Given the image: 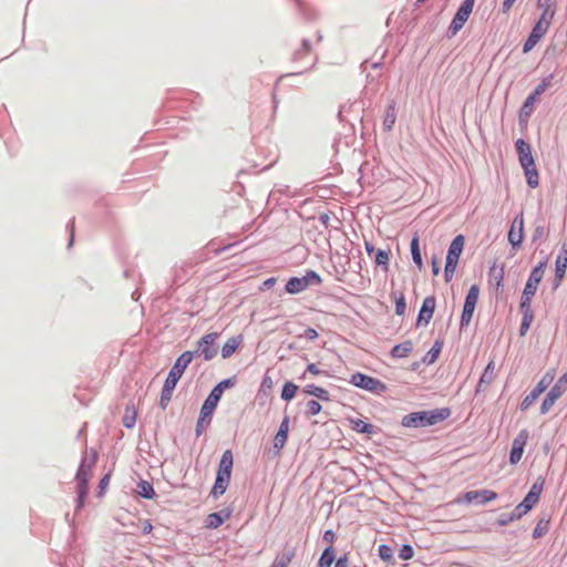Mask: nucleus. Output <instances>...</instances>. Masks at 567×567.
Listing matches in <instances>:
<instances>
[{
	"instance_id": "nucleus-30",
	"label": "nucleus",
	"mask_w": 567,
	"mask_h": 567,
	"mask_svg": "<svg viewBox=\"0 0 567 567\" xmlns=\"http://www.w3.org/2000/svg\"><path fill=\"white\" fill-rule=\"evenodd\" d=\"M444 346V340L437 338L430 350L422 357L421 362L426 365H431L437 361Z\"/></svg>"
},
{
	"instance_id": "nucleus-56",
	"label": "nucleus",
	"mask_w": 567,
	"mask_h": 567,
	"mask_svg": "<svg viewBox=\"0 0 567 567\" xmlns=\"http://www.w3.org/2000/svg\"><path fill=\"white\" fill-rule=\"evenodd\" d=\"M545 235V226L542 223H538V220L535 221L534 230L532 234V243H537Z\"/></svg>"
},
{
	"instance_id": "nucleus-18",
	"label": "nucleus",
	"mask_w": 567,
	"mask_h": 567,
	"mask_svg": "<svg viewBox=\"0 0 567 567\" xmlns=\"http://www.w3.org/2000/svg\"><path fill=\"white\" fill-rule=\"evenodd\" d=\"M436 308V298L434 295L427 296L423 299L421 307L419 309L416 319H415V327H426L435 312Z\"/></svg>"
},
{
	"instance_id": "nucleus-57",
	"label": "nucleus",
	"mask_w": 567,
	"mask_h": 567,
	"mask_svg": "<svg viewBox=\"0 0 567 567\" xmlns=\"http://www.w3.org/2000/svg\"><path fill=\"white\" fill-rule=\"evenodd\" d=\"M457 264H453L450 261H445L444 265V280L445 282H450L453 279L454 272L456 270Z\"/></svg>"
},
{
	"instance_id": "nucleus-32",
	"label": "nucleus",
	"mask_w": 567,
	"mask_h": 567,
	"mask_svg": "<svg viewBox=\"0 0 567 567\" xmlns=\"http://www.w3.org/2000/svg\"><path fill=\"white\" fill-rule=\"evenodd\" d=\"M413 348H414L413 342L411 340H405L401 343L394 344L391 348L389 355L392 359H396V360L404 359L413 351Z\"/></svg>"
},
{
	"instance_id": "nucleus-16",
	"label": "nucleus",
	"mask_w": 567,
	"mask_h": 567,
	"mask_svg": "<svg viewBox=\"0 0 567 567\" xmlns=\"http://www.w3.org/2000/svg\"><path fill=\"white\" fill-rule=\"evenodd\" d=\"M289 424L290 416L285 414L272 440V446L270 452L274 456L280 455L282 449L285 447L288 439H289Z\"/></svg>"
},
{
	"instance_id": "nucleus-6",
	"label": "nucleus",
	"mask_w": 567,
	"mask_h": 567,
	"mask_svg": "<svg viewBox=\"0 0 567 567\" xmlns=\"http://www.w3.org/2000/svg\"><path fill=\"white\" fill-rule=\"evenodd\" d=\"M92 467H87L86 458L83 456L75 473V511H81L89 496V481Z\"/></svg>"
},
{
	"instance_id": "nucleus-51",
	"label": "nucleus",
	"mask_w": 567,
	"mask_h": 567,
	"mask_svg": "<svg viewBox=\"0 0 567 567\" xmlns=\"http://www.w3.org/2000/svg\"><path fill=\"white\" fill-rule=\"evenodd\" d=\"M236 383H237V375H231V377L220 380L219 382H217L215 384V386H217V389L224 393L226 390L234 388L236 385Z\"/></svg>"
},
{
	"instance_id": "nucleus-46",
	"label": "nucleus",
	"mask_w": 567,
	"mask_h": 567,
	"mask_svg": "<svg viewBox=\"0 0 567 567\" xmlns=\"http://www.w3.org/2000/svg\"><path fill=\"white\" fill-rule=\"evenodd\" d=\"M378 556L386 564H394L393 548L388 544H381L378 546Z\"/></svg>"
},
{
	"instance_id": "nucleus-28",
	"label": "nucleus",
	"mask_w": 567,
	"mask_h": 567,
	"mask_svg": "<svg viewBox=\"0 0 567 567\" xmlns=\"http://www.w3.org/2000/svg\"><path fill=\"white\" fill-rule=\"evenodd\" d=\"M494 368V360H491L480 375L478 382L475 386V394L483 393L486 390V386L492 382Z\"/></svg>"
},
{
	"instance_id": "nucleus-27",
	"label": "nucleus",
	"mask_w": 567,
	"mask_h": 567,
	"mask_svg": "<svg viewBox=\"0 0 567 567\" xmlns=\"http://www.w3.org/2000/svg\"><path fill=\"white\" fill-rule=\"evenodd\" d=\"M537 7L543 11L535 22H542L544 28L549 29L556 12L555 3L548 4L543 0H537Z\"/></svg>"
},
{
	"instance_id": "nucleus-20",
	"label": "nucleus",
	"mask_w": 567,
	"mask_h": 567,
	"mask_svg": "<svg viewBox=\"0 0 567 567\" xmlns=\"http://www.w3.org/2000/svg\"><path fill=\"white\" fill-rule=\"evenodd\" d=\"M547 31L548 29L544 28L542 22H534L526 40L523 42L522 52L524 54L530 52L545 37Z\"/></svg>"
},
{
	"instance_id": "nucleus-50",
	"label": "nucleus",
	"mask_w": 567,
	"mask_h": 567,
	"mask_svg": "<svg viewBox=\"0 0 567 567\" xmlns=\"http://www.w3.org/2000/svg\"><path fill=\"white\" fill-rule=\"evenodd\" d=\"M414 548L411 544H402L398 550V557L402 560H410L414 556Z\"/></svg>"
},
{
	"instance_id": "nucleus-54",
	"label": "nucleus",
	"mask_w": 567,
	"mask_h": 567,
	"mask_svg": "<svg viewBox=\"0 0 567 567\" xmlns=\"http://www.w3.org/2000/svg\"><path fill=\"white\" fill-rule=\"evenodd\" d=\"M66 231L69 234L66 248L70 250L73 247L75 240V221L71 218L66 224Z\"/></svg>"
},
{
	"instance_id": "nucleus-24",
	"label": "nucleus",
	"mask_w": 567,
	"mask_h": 567,
	"mask_svg": "<svg viewBox=\"0 0 567 567\" xmlns=\"http://www.w3.org/2000/svg\"><path fill=\"white\" fill-rule=\"evenodd\" d=\"M350 427L352 431L359 433V434H365L369 437L374 435L378 432V427L373 425L372 423L360 419V417H350Z\"/></svg>"
},
{
	"instance_id": "nucleus-33",
	"label": "nucleus",
	"mask_w": 567,
	"mask_h": 567,
	"mask_svg": "<svg viewBox=\"0 0 567 567\" xmlns=\"http://www.w3.org/2000/svg\"><path fill=\"white\" fill-rule=\"evenodd\" d=\"M548 261H549V256L548 255L544 256L532 268L527 279H529V280H532V281H534V282L539 285L542 282L543 278H544V274H545V270L547 268Z\"/></svg>"
},
{
	"instance_id": "nucleus-23",
	"label": "nucleus",
	"mask_w": 567,
	"mask_h": 567,
	"mask_svg": "<svg viewBox=\"0 0 567 567\" xmlns=\"http://www.w3.org/2000/svg\"><path fill=\"white\" fill-rule=\"evenodd\" d=\"M215 411L207 408L200 406L199 414L196 421L195 434L196 437L203 435V433L210 425Z\"/></svg>"
},
{
	"instance_id": "nucleus-52",
	"label": "nucleus",
	"mask_w": 567,
	"mask_h": 567,
	"mask_svg": "<svg viewBox=\"0 0 567 567\" xmlns=\"http://www.w3.org/2000/svg\"><path fill=\"white\" fill-rule=\"evenodd\" d=\"M322 411V405L318 400H309L307 402L306 415L308 417L316 416Z\"/></svg>"
},
{
	"instance_id": "nucleus-26",
	"label": "nucleus",
	"mask_w": 567,
	"mask_h": 567,
	"mask_svg": "<svg viewBox=\"0 0 567 567\" xmlns=\"http://www.w3.org/2000/svg\"><path fill=\"white\" fill-rule=\"evenodd\" d=\"M295 3L297 12L306 22H313L318 19V11L315 7L305 0H291Z\"/></svg>"
},
{
	"instance_id": "nucleus-42",
	"label": "nucleus",
	"mask_w": 567,
	"mask_h": 567,
	"mask_svg": "<svg viewBox=\"0 0 567 567\" xmlns=\"http://www.w3.org/2000/svg\"><path fill=\"white\" fill-rule=\"evenodd\" d=\"M175 389L176 388L174 385H171V383L164 381L158 402V405L163 411L166 410L169 401L172 400V395Z\"/></svg>"
},
{
	"instance_id": "nucleus-58",
	"label": "nucleus",
	"mask_w": 567,
	"mask_h": 567,
	"mask_svg": "<svg viewBox=\"0 0 567 567\" xmlns=\"http://www.w3.org/2000/svg\"><path fill=\"white\" fill-rule=\"evenodd\" d=\"M313 396L317 398L318 401L322 402H330L332 400L329 391L322 386L317 388V391L313 393Z\"/></svg>"
},
{
	"instance_id": "nucleus-53",
	"label": "nucleus",
	"mask_w": 567,
	"mask_h": 567,
	"mask_svg": "<svg viewBox=\"0 0 567 567\" xmlns=\"http://www.w3.org/2000/svg\"><path fill=\"white\" fill-rule=\"evenodd\" d=\"M512 229H517V233H525V223H524V214L523 210H520L518 214L515 215L511 227Z\"/></svg>"
},
{
	"instance_id": "nucleus-47",
	"label": "nucleus",
	"mask_w": 567,
	"mask_h": 567,
	"mask_svg": "<svg viewBox=\"0 0 567 567\" xmlns=\"http://www.w3.org/2000/svg\"><path fill=\"white\" fill-rule=\"evenodd\" d=\"M272 386H274V382H272L271 377L268 373H265V375L261 379L257 396L258 398L268 396V392L272 389Z\"/></svg>"
},
{
	"instance_id": "nucleus-59",
	"label": "nucleus",
	"mask_w": 567,
	"mask_h": 567,
	"mask_svg": "<svg viewBox=\"0 0 567 567\" xmlns=\"http://www.w3.org/2000/svg\"><path fill=\"white\" fill-rule=\"evenodd\" d=\"M431 270L434 277L439 276L441 272V260L435 254L431 257Z\"/></svg>"
},
{
	"instance_id": "nucleus-60",
	"label": "nucleus",
	"mask_w": 567,
	"mask_h": 567,
	"mask_svg": "<svg viewBox=\"0 0 567 567\" xmlns=\"http://www.w3.org/2000/svg\"><path fill=\"white\" fill-rule=\"evenodd\" d=\"M306 372H308V373H310L312 375H321V374L330 375L329 372L319 369L318 365L316 363H313V362H310V363L307 364Z\"/></svg>"
},
{
	"instance_id": "nucleus-25",
	"label": "nucleus",
	"mask_w": 567,
	"mask_h": 567,
	"mask_svg": "<svg viewBox=\"0 0 567 567\" xmlns=\"http://www.w3.org/2000/svg\"><path fill=\"white\" fill-rule=\"evenodd\" d=\"M410 255H411L412 261L416 266L417 270L422 271L424 269V262H423L421 247H420V235L417 231H415L412 235V238L410 240Z\"/></svg>"
},
{
	"instance_id": "nucleus-40",
	"label": "nucleus",
	"mask_w": 567,
	"mask_h": 567,
	"mask_svg": "<svg viewBox=\"0 0 567 567\" xmlns=\"http://www.w3.org/2000/svg\"><path fill=\"white\" fill-rule=\"evenodd\" d=\"M525 515L515 506L511 513L502 514L495 522L498 527L507 526L509 523L515 522L524 517Z\"/></svg>"
},
{
	"instance_id": "nucleus-8",
	"label": "nucleus",
	"mask_w": 567,
	"mask_h": 567,
	"mask_svg": "<svg viewBox=\"0 0 567 567\" xmlns=\"http://www.w3.org/2000/svg\"><path fill=\"white\" fill-rule=\"evenodd\" d=\"M480 298V286L477 284H473L464 298L461 317H460V323H458V330L460 332H463L467 329L470 326L473 315L475 312L477 302Z\"/></svg>"
},
{
	"instance_id": "nucleus-29",
	"label": "nucleus",
	"mask_w": 567,
	"mask_h": 567,
	"mask_svg": "<svg viewBox=\"0 0 567 567\" xmlns=\"http://www.w3.org/2000/svg\"><path fill=\"white\" fill-rule=\"evenodd\" d=\"M243 342V336L237 334L228 338L223 347L220 348V355L223 359H229L233 357L239 349L240 344Z\"/></svg>"
},
{
	"instance_id": "nucleus-45",
	"label": "nucleus",
	"mask_w": 567,
	"mask_h": 567,
	"mask_svg": "<svg viewBox=\"0 0 567 567\" xmlns=\"http://www.w3.org/2000/svg\"><path fill=\"white\" fill-rule=\"evenodd\" d=\"M296 547H289L285 548V550L281 553V555L274 561L277 566L281 567H288V565L291 563V560L296 556Z\"/></svg>"
},
{
	"instance_id": "nucleus-43",
	"label": "nucleus",
	"mask_w": 567,
	"mask_h": 567,
	"mask_svg": "<svg viewBox=\"0 0 567 567\" xmlns=\"http://www.w3.org/2000/svg\"><path fill=\"white\" fill-rule=\"evenodd\" d=\"M136 419H137V412L134 408V404L133 403L127 404L125 406V413L122 419L123 426L126 429H130V430L133 429L136 424Z\"/></svg>"
},
{
	"instance_id": "nucleus-48",
	"label": "nucleus",
	"mask_w": 567,
	"mask_h": 567,
	"mask_svg": "<svg viewBox=\"0 0 567 567\" xmlns=\"http://www.w3.org/2000/svg\"><path fill=\"white\" fill-rule=\"evenodd\" d=\"M534 313H522V320L519 324V336L524 337L534 321Z\"/></svg>"
},
{
	"instance_id": "nucleus-2",
	"label": "nucleus",
	"mask_w": 567,
	"mask_h": 567,
	"mask_svg": "<svg viewBox=\"0 0 567 567\" xmlns=\"http://www.w3.org/2000/svg\"><path fill=\"white\" fill-rule=\"evenodd\" d=\"M514 145L527 186L533 189L538 187L539 172L536 167L530 143L520 137L515 141Z\"/></svg>"
},
{
	"instance_id": "nucleus-21",
	"label": "nucleus",
	"mask_w": 567,
	"mask_h": 567,
	"mask_svg": "<svg viewBox=\"0 0 567 567\" xmlns=\"http://www.w3.org/2000/svg\"><path fill=\"white\" fill-rule=\"evenodd\" d=\"M488 285L497 293L504 292V277H505V265L502 264L499 267L496 266V261L489 267L488 272Z\"/></svg>"
},
{
	"instance_id": "nucleus-61",
	"label": "nucleus",
	"mask_w": 567,
	"mask_h": 567,
	"mask_svg": "<svg viewBox=\"0 0 567 567\" xmlns=\"http://www.w3.org/2000/svg\"><path fill=\"white\" fill-rule=\"evenodd\" d=\"M318 337H319L318 331L315 328H311V327H308L303 331V333H301L299 336V338H305V339L310 340V341H313V340L318 339Z\"/></svg>"
},
{
	"instance_id": "nucleus-38",
	"label": "nucleus",
	"mask_w": 567,
	"mask_h": 567,
	"mask_svg": "<svg viewBox=\"0 0 567 567\" xmlns=\"http://www.w3.org/2000/svg\"><path fill=\"white\" fill-rule=\"evenodd\" d=\"M391 298L394 302V312L396 316H404L406 310L405 295L401 290H392Z\"/></svg>"
},
{
	"instance_id": "nucleus-31",
	"label": "nucleus",
	"mask_w": 567,
	"mask_h": 567,
	"mask_svg": "<svg viewBox=\"0 0 567 567\" xmlns=\"http://www.w3.org/2000/svg\"><path fill=\"white\" fill-rule=\"evenodd\" d=\"M135 492L143 499L153 501L157 497L153 483L143 478L136 483Z\"/></svg>"
},
{
	"instance_id": "nucleus-34",
	"label": "nucleus",
	"mask_w": 567,
	"mask_h": 567,
	"mask_svg": "<svg viewBox=\"0 0 567 567\" xmlns=\"http://www.w3.org/2000/svg\"><path fill=\"white\" fill-rule=\"evenodd\" d=\"M396 120V102L391 100L385 109L382 126L383 130L389 132L393 128Z\"/></svg>"
},
{
	"instance_id": "nucleus-1",
	"label": "nucleus",
	"mask_w": 567,
	"mask_h": 567,
	"mask_svg": "<svg viewBox=\"0 0 567 567\" xmlns=\"http://www.w3.org/2000/svg\"><path fill=\"white\" fill-rule=\"evenodd\" d=\"M451 414L449 406L414 411L402 417L401 425L409 429L429 427L444 422Z\"/></svg>"
},
{
	"instance_id": "nucleus-64",
	"label": "nucleus",
	"mask_w": 567,
	"mask_h": 567,
	"mask_svg": "<svg viewBox=\"0 0 567 567\" xmlns=\"http://www.w3.org/2000/svg\"><path fill=\"white\" fill-rule=\"evenodd\" d=\"M348 555H349L348 553H344V554L340 555L338 558H336L333 567H348L349 566Z\"/></svg>"
},
{
	"instance_id": "nucleus-41",
	"label": "nucleus",
	"mask_w": 567,
	"mask_h": 567,
	"mask_svg": "<svg viewBox=\"0 0 567 567\" xmlns=\"http://www.w3.org/2000/svg\"><path fill=\"white\" fill-rule=\"evenodd\" d=\"M298 390H299V386L293 381L287 380L281 386V392H280L281 400L287 403L292 401L295 399V396L297 395Z\"/></svg>"
},
{
	"instance_id": "nucleus-44",
	"label": "nucleus",
	"mask_w": 567,
	"mask_h": 567,
	"mask_svg": "<svg viewBox=\"0 0 567 567\" xmlns=\"http://www.w3.org/2000/svg\"><path fill=\"white\" fill-rule=\"evenodd\" d=\"M524 238H525V233L522 231V233L515 234V229H512V228L508 229L507 240H508V244L511 245V250L513 252L517 251L522 247Z\"/></svg>"
},
{
	"instance_id": "nucleus-15",
	"label": "nucleus",
	"mask_w": 567,
	"mask_h": 567,
	"mask_svg": "<svg viewBox=\"0 0 567 567\" xmlns=\"http://www.w3.org/2000/svg\"><path fill=\"white\" fill-rule=\"evenodd\" d=\"M189 357L190 354L182 352L174 361L164 381L171 383V385H174L176 388L177 383L179 382L186 369L192 362Z\"/></svg>"
},
{
	"instance_id": "nucleus-11",
	"label": "nucleus",
	"mask_w": 567,
	"mask_h": 567,
	"mask_svg": "<svg viewBox=\"0 0 567 567\" xmlns=\"http://www.w3.org/2000/svg\"><path fill=\"white\" fill-rule=\"evenodd\" d=\"M556 371L555 369H550L544 373L537 384L527 393L522 402L519 403V410L526 411L528 410L534 402L543 394L549 385L553 383L555 379Z\"/></svg>"
},
{
	"instance_id": "nucleus-55",
	"label": "nucleus",
	"mask_w": 567,
	"mask_h": 567,
	"mask_svg": "<svg viewBox=\"0 0 567 567\" xmlns=\"http://www.w3.org/2000/svg\"><path fill=\"white\" fill-rule=\"evenodd\" d=\"M277 194H279V195H282V194H284V195H287V196H289V197H292V194H290V188H289V186H287V185H286V186H282V187H280V188H275V189H272V190L270 192V194H269L268 199H269V200H275V202H276V204H279V198L277 197Z\"/></svg>"
},
{
	"instance_id": "nucleus-7",
	"label": "nucleus",
	"mask_w": 567,
	"mask_h": 567,
	"mask_svg": "<svg viewBox=\"0 0 567 567\" xmlns=\"http://www.w3.org/2000/svg\"><path fill=\"white\" fill-rule=\"evenodd\" d=\"M322 284L321 276L312 269L306 270L305 275L290 277L285 285V291L289 295H297L309 287L320 286Z\"/></svg>"
},
{
	"instance_id": "nucleus-4",
	"label": "nucleus",
	"mask_w": 567,
	"mask_h": 567,
	"mask_svg": "<svg viewBox=\"0 0 567 567\" xmlns=\"http://www.w3.org/2000/svg\"><path fill=\"white\" fill-rule=\"evenodd\" d=\"M555 74L549 73L542 78L540 82L526 96L518 110V124L519 126L527 125L530 115L534 112L535 104L539 101L540 96L551 85Z\"/></svg>"
},
{
	"instance_id": "nucleus-63",
	"label": "nucleus",
	"mask_w": 567,
	"mask_h": 567,
	"mask_svg": "<svg viewBox=\"0 0 567 567\" xmlns=\"http://www.w3.org/2000/svg\"><path fill=\"white\" fill-rule=\"evenodd\" d=\"M218 404H219V401L207 395L206 399L204 400L202 406L207 408L213 411H216Z\"/></svg>"
},
{
	"instance_id": "nucleus-39",
	"label": "nucleus",
	"mask_w": 567,
	"mask_h": 567,
	"mask_svg": "<svg viewBox=\"0 0 567 567\" xmlns=\"http://www.w3.org/2000/svg\"><path fill=\"white\" fill-rule=\"evenodd\" d=\"M555 272L566 275L567 271V245L563 244L555 258Z\"/></svg>"
},
{
	"instance_id": "nucleus-5",
	"label": "nucleus",
	"mask_w": 567,
	"mask_h": 567,
	"mask_svg": "<svg viewBox=\"0 0 567 567\" xmlns=\"http://www.w3.org/2000/svg\"><path fill=\"white\" fill-rule=\"evenodd\" d=\"M219 337V332H208L196 341L194 350H186L184 352L186 354H190L189 359L192 361L195 358H203L204 361H212L218 354Z\"/></svg>"
},
{
	"instance_id": "nucleus-49",
	"label": "nucleus",
	"mask_w": 567,
	"mask_h": 567,
	"mask_svg": "<svg viewBox=\"0 0 567 567\" xmlns=\"http://www.w3.org/2000/svg\"><path fill=\"white\" fill-rule=\"evenodd\" d=\"M111 475H112V473L107 472L100 478L97 487H96V496L97 497H103L105 495L106 489L110 484Z\"/></svg>"
},
{
	"instance_id": "nucleus-22",
	"label": "nucleus",
	"mask_w": 567,
	"mask_h": 567,
	"mask_svg": "<svg viewBox=\"0 0 567 567\" xmlns=\"http://www.w3.org/2000/svg\"><path fill=\"white\" fill-rule=\"evenodd\" d=\"M464 246H465V236L463 234L456 235L452 239V241L450 243V245L447 247L445 261L458 264L461 255L464 250Z\"/></svg>"
},
{
	"instance_id": "nucleus-3",
	"label": "nucleus",
	"mask_w": 567,
	"mask_h": 567,
	"mask_svg": "<svg viewBox=\"0 0 567 567\" xmlns=\"http://www.w3.org/2000/svg\"><path fill=\"white\" fill-rule=\"evenodd\" d=\"M234 468V454L231 450H225L218 461V465L215 473L214 484L210 488L209 496L214 499H218L223 496L231 480V473Z\"/></svg>"
},
{
	"instance_id": "nucleus-62",
	"label": "nucleus",
	"mask_w": 567,
	"mask_h": 567,
	"mask_svg": "<svg viewBox=\"0 0 567 567\" xmlns=\"http://www.w3.org/2000/svg\"><path fill=\"white\" fill-rule=\"evenodd\" d=\"M538 284L527 279L523 288V291L529 292L532 296H535L538 290Z\"/></svg>"
},
{
	"instance_id": "nucleus-10",
	"label": "nucleus",
	"mask_w": 567,
	"mask_h": 567,
	"mask_svg": "<svg viewBox=\"0 0 567 567\" xmlns=\"http://www.w3.org/2000/svg\"><path fill=\"white\" fill-rule=\"evenodd\" d=\"M474 4L475 0H463L460 3L446 29L445 37L447 39L455 37L463 29L473 11Z\"/></svg>"
},
{
	"instance_id": "nucleus-9",
	"label": "nucleus",
	"mask_w": 567,
	"mask_h": 567,
	"mask_svg": "<svg viewBox=\"0 0 567 567\" xmlns=\"http://www.w3.org/2000/svg\"><path fill=\"white\" fill-rule=\"evenodd\" d=\"M349 383L355 388L378 395L386 392L388 390V385L383 381L360 371L351 374Z\"/></svg>"
},
{
	"instance_id": "nucleus-19",
	"label": "nucleus",
	"mask_w": 567,
	"mask_h": 567,
	"mask_svg": "<svg viewBox=\"0 0 567 567\" xmlns=\"http://www.w3.org/2000/svg\"><path fill=\"white\" fill-rule=\"evenodd\" d=\"M234 513V507L231 505L208 514L204 519V527L207 529H217L220 527L226 520H228Z\"/></svg>"
},
{
	"instance_id": "nucleus-35",
	"label": "nucleus",
	"mask_w": 567,
	"mask_h": 567,
	"mask_svg": "<svg viewBox=\"0 0 567 567\" xmlns=\"http://www.w3.org/2000/svg\"><path fill=\"white\" fill-rule=\"evenodd\" d=\"M549 525H550V515H548V514L542 515L538 518L536 526L533 529V533H532L533 539H539V538L544 537L549 530Z\"/></svg>"
},
{
	"instance_id": "nucleus-14",
	"label": "nucleus",
	"mask_w": 567,
	"mask_h": 567,
	"mask_svg": "<svg viewBox=\"0 0 567 567\" xmlns=\"http://www.w3.org/2000/svg\"><path fill=\"white\" fill-rule=\"evenodd\" d=\"M567 390V371L559 377V379L554 383V385L549 389V391L543 398L540 403L539 413L546 414L554 406L556 401L565 393Z\"/></svg>"
},
{
	"instance_id": "nucleus-36",
	"label": "nucleus",
	"mask_w": 567,
	"mask_h": 567,
	"mask_svg": "<svg viewBox=\"0 0 567 567\" xmlns=\"http://www.w3.org/2000/svg\"><path fill=\"white\" fill-rule=\"evenodd\" d=\"M336 558L337 556L334 547L332 545H328L323 548L321 555L319 556L316 563V567H331Z\"/></svg>"
},
{
	"instance_id": "nucleus-13",
	"label": "nucleus",
	"mask_w": 567,
	"mask_h": 567,
	"mask_svg": "<svg viewBox=\"0 0 567 567\" xmlns=\"http://www.w3.org/2000/svg\"><path fill=\"white\" fill-rule=\"evenodd\" d=\"M545 486V480L543 476H538L532 484L529 491L524 498L516 505V507L524 514H528L539 502L543 489Z\"/></svg>"
},
{
	"instance_id": "nucleus-17",
	"label": "nucleus",
	"mask_w": 567,
	"mask_h": 567,
	"mask_svg": "<svg viewBox=\"0 0 567 567\" xmlns=\"http://www.w3.org/2000/svg\"><path fill=\"white\" fill-rule=\"evenodd\" d=\"M528 437L529 432L526 429L520 430L514 437L508 453V463L511 465H516L522 460Z\"/></svg>"
},
{
	"instance_id": "nucleus-37",
	"label": "nucleus",
	"mask_w": 567,
	"mask_h": 567,
	"mask_svg": "<svg viewBox=\"0 0 567 567\" xmlns=\"http://www.w3.org/2000/svg\"><path fill=\"white\" fill-rule=\"evenodd\" d=\"M390 254L391 251L389 249L379 248L372 256L374 266L377 268H381L382 271L388 272L390 267Z\"/></svg>"
},
{
	"instance_id": "nucleus-12",
	"label": "nucleus",
	"mask_w": 567,
	"mask_h": 567,
	"mask_svg": "<svg viewBox=\"0 0 567 567\" xmlns=\"http://www.w3.org/2000/svg\"><path fill=\"white\" fill-rule=\"evenodd\" d=\"M498 498V494L493 489L482 488V489H473L467 491L461 494L455 502L457 504H467V505H486Z\"/></svg>"
}]
</instances>
